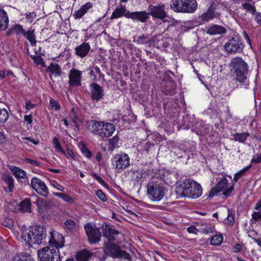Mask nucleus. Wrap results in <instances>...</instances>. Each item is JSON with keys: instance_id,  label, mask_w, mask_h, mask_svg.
I'll list each match as a JSON object with an SVG mask.
<instances>
[{"instance_id": "obj_1", "label": "nucleus", "mask_w": 261, "mask_h": 261, "mask_svg": "<svg viewBox=\"0 0 261 261\" xmlns=\"http://www.w3.org/2000/svg\"><path fill=\"white\" fill-rule=\"evenodd\" d=\"M49 233V245L38 250V256L41 261H61L59 249L64 246V238L53 228Z\"/></svg>"}, {"instance_id": "obj_61", "label": "nucleus", "mask_w": 261, "mask_h": 261, "mask_svg": "<svg viewBox=\"0 0 261 261\" xmlns=\"http://www.w3.org/2000/svg\"><path fill=\"white\" fill-rule=\"evenodd\" d=\"M255 19L257 23L261 27V12H257L255 14Z\"/></svg>"}, {"instance_id": "obj_62", "label": "nucleus", "mask_w": 261, "mask_h": 261, "mask_svg": "<svg viewBox=\"0 0 261 261\" xmlns=\"http://www.w3.org/2000/svg\"><path fill=\"white\" fill-rule=\"evenodd\" d=\"M24 120L27 122L28 123L31 124L33 122V116L32 115H25L24 116Z\"/></svg>"}, {"instance_id": "obj_31", "label": "nucleus", "mask_w": 261, "mask_h": 261, "mask_svg": "<svg viewBox=\"0 0 261 261\" xmlns=\"http://www.w3.org/2000/svg\"><path fill=\"white\" fill-rule=\"evenodd\" d=\"M176 89L175 83L172 81H168L166 82L165 90V91L170 95L175 94Z\"/></svg>"}, {"instance_id": "obj_43", "label": "nucleus", "mask_w": 261, "mask_h": 261, "mask_svg": "<svg viewBox=\"0 0 261 261\" xmlns=\"http://www.w3.org/2000/svg\"><path fill=\"white\" fill-rule=\"evenodd\" d=\"M234 222V212L233 211L231 210H228V214L227 217V222L226 223L232 226L233 225Z\"/></svg>"}, {"instance_id": "obj_9", "label": "nucleus", "mask_w": 261, "mask_h": 261, "mask_svg": "<svg viewBox=\"0 0 261 261\" xmlns=\"http://www.w3.org/2000/svg\"><path fill=\"white\" fill-rule=\"evenodd\" d=\"M225 51L230 54L241 53L243 51L244 45L238 37H232L224 46Z\"/></svg>"}, {"instance_id": "obj_34", "label": "nucleus", "mask_w": 261, "mask_h": 261, "mask_svg": "<svg viewBox=\"0 0 261 261\" xmlns=\"http://www.w3.org/2000/svg\"><path fill=\"white\" fill-rule=\"evenodd\" d=\"M3 179L8 185L9 192H12L14 188V181L13 177L9 174H6L3 176Z\"/></svg>"}, {"instance_id": "obj_48", "label": "nucleus", "mask_w": 261, "mask_h": 261, "mask_svg": "<svg viewBox=\"0 0 261 261\" xmlns=\"http://www.w3.org/2000/svg\"><path fill=\"white\" fill-rule=\"evenodd\" d=\"M30 57L37 65H42V66H45V62H44L43 58L41 56L31 55Z\"/></svg>"}, {"instance_id": "obj_64", "label": "nucleus", "mask_w": 261, "mask_h": 261, "mask_svg": "<svg viewBox=\"0 0 261 261\" xmlns=\"http://www.w3.org/2000/svg\"><path fill=\"white\" fill-rule=\"evenodd\" d=\"M34 107H35V105L32 103L30 101H27L25 103V108L28 110L33 109Z\"/></svg>"}, {"instance_id": "obj_33", "label": "nucleus", "mask_w": 261, "mask_h": 261, "mask_svg": "<svg viewBox=\"0 0 261 261\" xmlns=\"http://www.w3.org/2000/svg\"><path fill=\"white\" fill-rule=\"evenodd\" d=\"M91 253L86 250L79 252L76 256L77 261H87L90 257Z\"/></svg>"}, {"instance_id": "obj_24", "label": "nucleus", "mask_w": 261, "mask_h": 261, "mask_svg": "<svg viewBox=\"0 0 261 261\" xmlns=\"http://www.w3.org/2000/svg\"><path fill=\"white\" fill-rule=\"evenodd\" d=\"M190 192L192 194L191 197H188L189 198L196 199L200 197L202 193V187L200 184L195 181V184H193L192 188L190 189Z\"/></svg>"}, {"instance_id": "obj_58", "label": "nucleus", "mask_w": 261, "mask_h": 261, "mask_svg": "<svg viewBox=\"0 0 261 261\" xmlns=\"http://www.w3.org/2000/svg\"><path fill=\"white\" fill-rule=\"evenodd\" d=\"M24 160L27 163H30L33 166L39 167L41 165V163L37 161L33 160L29 158H25Z\"/></svg>"}, {"instance_id": "obj_39", "label": "nucleus", "mask_w": 261, "mask_h": 261, "mask_svg": "<svg viewBox=\"0 0 261 261\" xmlns=\"http://www.w3.org/2000/svg\"><path fill=\"white\" fill-rule=\"evenodd\" d=\"M90 74L91 76H93L94 77V81H97V80L96 79V73L98 74L99 76H103V74L98 66H93L90 68Z\"/></svg>"}, {"instance_id": "obj_11", "label": "nucleus", "mask_w": 261, "mask_h": 261, "mask_svg": "<svg viewBox=\"0 0 261 261\" xmlns=\"http://www.w3.org/2000/svg\"><path fill=\"white\" fill-rule=\"evenodd\" d=\"M84 228L90 243L94 244L101 240V234L100 228L96 227L95 224H87L85 225Z\"/></svg>"}, {"instance_id": "obj_51", "label": "nucleus", "mask_w": 261, "mask_h": 261, "mask_svg": "<svg viewBox=\"0 0 261 261\" xmlns=\"http://www.w3.org/2000/svg\"><path fill=\"white\" fill-rule=\"evenodd\" d=\"M49 106L51 109L56 111L59 110L61 108L59 103L52 98H50Z\"/></svg>"}, {"instance_id": "obj_45", "label": "nucleus", "mask_w": 261, "mask_h": 261, "mask_svg": "<svg viewBox=\"0 0 261 261\" xmlns=\"http://www.w3.org/2000/svg\"><path fill=\"white\" fill-rule=\"evenodd\" d=\"M119 138L117 136H115L109 140V148L111 149H114L118 147V142Z\"/></svg>"}, {"instance_id": "obj_26", "label": "nucleus", "mask_w": 261, "mask_h": 261, "mask_svg": "<svg viewBox=\"0 0 261 261\" xmlns=\"http://www.w3.org/2000/svg\"><path fill=\"white\" fill-rule=\"evenodd\" d=\"M46 71H50L51 73L55 74L56 76H60L62 74V70L60 66L56 63H51L46 69Z\"/></svg>"}, {"instance_id": "obj_55", "label": "nucleus", "mask_w": 261, "mask_h": 261, "mask_svg": "<svg viewBox=\"0 0 261 261\" xmlns=\"http://www.w3.org/2000/svg\"><path fill=\"white\" fill-rule=\"evenodd\" d=\"M96 194L98 198L101 201L105 202L107 201V198L105 194L101 190H98L96 191Z\"/></svg>"}, {"instance_id": "obj_2", "label": "nucleus", "mask_w": 261, "mask_h": 261, "mask_svg": "<svg viewBox=\"0 0 261 261\" xmlns=\"http://www.w3.org/2000/svg\"><path fill=\"white\" fill-rule=\"evenodd\" d=\"M231 71L235 75L236 80L246 87L249 85L248 74L249 67L241 57L232 58L229 64Z\"/></svg>"}, {"instance_id": "obj_3", "label": "nucleus", "mask_w": 261, "mask_h": 261, "mask_svg": "<svg viewBox=\"0 0 261 261\" xmlns=\"http://www.w3.org/2000/svg\"><path fill=\"white\" fill-rule=\"evenodd\" d=\"M45 228L40 225H37L31 228L28 232H23L21 238L29 246L32 244H41L45 242L46 237Z\"/></svg>"}, {"instance_id": "obj_47", "label": "nucleus", "mask_w": 261, "mask_h": 261, "mask_svg": "<svg viewBox=\"0 0 261 261\" xmlns=\"http://www.w3.org/2000/svg\"><path fill=\"white\" fill-rule=\"evenodd\" d=\"M80 149L82 153L87 158H90L92 156L91 151L86 147L85 144H81Z\"/></svg>"}, {"instance_id": "obj_42", "label": "nucleus", "mask_w": 261, "mask_h": 261, "mask_svg": "<svg viewBox=\"0 0 261 261\" xmlns=\"http://www.w3.org/2000/svg\"><path fill=\"white\" fill-rule=\"evenodd\" d=\"M223 241V237L221 235H215L210 240L211 244L212 245L218 246L220 245Z\"/></svg>"}, {"instance_id": "obj_53", "label": "nucleus", "mask_w": 261, "mask_h": 261, "mask_svg": "<svg viewBox=\"0 0 261 261\" xmlns=\"http://www.w3.org/2000/svg\"><path fill=\"white\" fill-rule=\"evenodd\" d=\"M199 232L202 233L208 234L213 232V229L210 225H206L199 229Z\"/></svg>"}, {"instance_id": "obj_52", "label": "nucleus", "mask_w": 261, "mask_h": 261, "mask_svg": "<svg viewBox=\"0 0 261 261\" xmlns=\"http://www.w3.org/2000/svg\"><path fill=\"white\" fill-rule=\"evenodd\" d=\"M50 183L51 186L53 188H54L55 189H56L58 191L64 192L65 189V188L64 187L60 185L56 180H50Z\"/></svg>"}, {"instance_id": "obj_57", "label": "nucleus", "mask_w": 261, "mask_h": 261, "mask_svg": "<svg viewBox=\"0 0 261 261\" xmlns=\"http://www.w3.org/2000/svg\"><path fill=\"white\" fill-rule=\"evenodd\" d=\"M247 170V168L241 170L234 174L233 180L237 182L238 180L243 175L244 172Z\"/></svg>"}, {"instance_id": "obj_12", "label": "nucleus", "mask_w": 261, "mask_h": 261, "mask_svg": "<svg viewBox=\"0 0 261 261\" xmlns=\"http://www.w3.org/2000/svg\"><path fill=\"white\" fill-rule=\"evenodd\" d=\"M113 165L117 170L122 171L127 168L130 165V159L125 153L117 154L112 159Z\"/></svg>"}, {"instance_id": "obj_21", "label": "nucleus", "mask_w": 261, "mask_h": 261, "mask_svg": "<svg viewBox=\"0 0 261 261\" xmlns=\"http://www.w3.org/2000/svg\"><path fill=\"white\" fill-rule=\"evenodd\" d=\"M93 5L92 3L87 2L85 5H83L80 9L75 11L72 16L76 20L82 18L87 12L91 9Z\"/></svg>"}, {"instance_id": "obj_44", "label": "nucleus", "mask_w": 261, "mask_h": 261, "mask_svg": "<svg viewBox=\"0 0 261 261\" xmlns=\"http://www.w3.org/2000/svg\"><path fill=\"white\" fill-rule=\"evenodd\" d=\"M156 37V42L154 43H156L157 45H158L159 47H162L164 48H166L169 46V42L167 41L166 38H162L161 40L157 39V37Z\"/></svg>"}, {"instance_id": "obj_63", "label": "nucleus", "mask_w": 261, "mask_h": 261, "mask_svg": "<svg viewBox=\"0 0 261 261\" xmlns=\"http://www.w3.org/2000/svg\"><path fill=\"white\" fill-rule=\"evenodd\" d=\"M64 154H65V156L67 158H68L69 156L71 157L72 159H74L75 158V155L73 151L71 149L69 148H67V153L66 154L65 153Z\"/></svg>"}, {"instance_id": "obj_10", "label": "nucleus", "mask_w": 261, "mask_h": 261, "mask_svg": "<svg viewBox=\"0 0 261 261\" xmlns=\"http://www.w3.org/2000/svg\"><path fill=\"white\" fill-rule=\"evenodd\" d=\"M228 180L226 177L222 176V177H219V180L217 185L214 187L210 193V196L213 197L214 195L219 192L225 190L223 194L226 196H228L233 191L234 187L233 185L230 186L228 189Z\"/></svg>"}, {"instance_id": "obj_40", "label": "nucleus", "mask_w": 261, "mask_h": 261, "mask_svg": "<svg viewBox=\"0 0 261 261\" xmlns=\"http://www.w3.org/2000/svg\"><path fill=\"white\" fill-rule=\"evenodd\" d=\"M53 195L58 197L61 198L64 201L72 203L73 202V199L67 194L62 193H53Z\"/></svg>"}, {"instance_id": "obj_23", "label": "nucleus", "mask_w": 261, "mask_h": 261, "mask_svg": "<svg viewBox=\"0 0 261 261\" xmlns=\"http://www.w3.org/2000/svg\"><path fill=\"white\" fill-rule=\"evenodd\" d=\"M9 25V18L6 12L0 9V31L6 30Z\"/></svg>"}, {"instance_id": "obj_27", "label": "nucleus", "mask_w": 261, "mask_h": 261, "mask_svg": "<svg viewBox=\"0 0 261 261\" xmlns=\"http://www.w3.org/2000/svg\"><path fill=\"white\" fill-rule=\"evenodd\" d=\"M9 169L13 173L15 177L17 178L24 179L26 177L25 172L17 167L11 166L9 167Z\"/></svg>"}, {"instance_id": "obj_59", "label": "nucleus", "mask_w": 261, "mask_h": 261, "mask_svg": "<svg viewBox=\"0 0 261 261\" xmlns=\"http://www.w3.org/2000/svg\"><path fill=\"white\" fill-rule=\"evenodd\" d=\"M187 229V231L190 233L197 234V231L199 232V229L197 228L194 225H191Z\"/></svg>"}, {"instance_id": "obj_5", "label": "nucleus", "mask_w": 261, "mask_h": 261, "mask_svg": "<svg viewBox=\"0 0 261 261\" xmlns=\"http://www.w3.org/2000/svg\"><path fill=\"white\" fill-rule=\"evenodd\" d=\"M105 254L112 258H123L130 261L131 257L129 253L122 250L118 244L110 241H105L102 247Z\"/></svg>"}, {"instance_id": "obj_8", "label": "nucleus", "mask_w": 261, "mask_h": 261, "mask_svg": "<svg viewBox=\"0 0 261 261\" xmlns=\"http://www.w3.org/2000/svg\"><path fill=\"white\" fill-rule=\"evenodd\" d=\"M195 181L191 179H184L178 180L175 184V192L179 197H191L190 189Z\"/></svg>"}, {"instance_id": "obj_17", "label": "nucleus", "mask_w": 261, "mask_h": 261, "mask_svg": "<svg viewBox=\"0 0 261 261\" xmlns=\"http://www.w3.org/2000/svg\"><path fill=\"white\" fill-rule=\"evenodd\" d=\"M81 71L71 69L69 74V85L70 87H78L81 85Z\"/></svg>"}, {"instance_id": "obj_35", "label": "nucleus", "mask_w": 261, "mask_h": 261, "mask_svg": "<svg viewBox=\"0 0 261 261\" xmlns=\"http://www.w3.org/2000/svg\"><path fill=\"white\" fill-rule=\"evenodd\" d=\"M233 140L242 143H245L247 138L249 136L248 133H236L233 135Z\"/></svg>"}, {"instance_id": "obj_15", "label": "nucleus", "mask_w": 261, "mask_h": 261, "mask_svg": "<svg viewBox=\"0 0 261 261\" xmlns=\"http://www.w3.org/2000/svg\"><path fill=\"white\" fill-rule=\"evenodd\" d=\"M101 233L107 240L106 241L113 242L116 240L120 232L116 229L114 226H109L106 223H103L100 227Z\"/></svg>"}, {"instance_id": "obj_50", "label": "nucleus", "mask_w": 261, "mask_h": 261, "mask_svg": "<svg viewBox=\"0 0 261 261\" xmlns=\"http://www.w3.org/2000/svg\"><path fill=\"white\" fill-rule=\"evenodd\" d=\"M64 225L66 229L72 230L75 227V223L72 220L67 219L65 221Z\"/></svg>"}, {"instance_id": "obj_22", "label": "nucleus", "mask_w": 261, "mask_h": 261, "mask_svg": "<svg viewBox=\"0 0 261 261\" xmlns=\"http://www.w3.org/2000/svg\"><path fill=\"white\" fill-rule=\"evenodd\" d=\"M226 32V29L219 25L212 24L208 27L206 30V33L210 35H221Z\"/></svg>"}, {"instance_id": "obj_18", "label": "nucleus", "mask_w": 261, "mask_h": 261, "mask_svg": "<svg viewBox=\"0 0 261 261\" xmlns=\"http://www.w3.org/2000/svg\"><path fill=\"white\" fill-rule=\"evenodd\" d=\"M90 49V44L88 42H83L75 48V54L80 58H84L88 55Z\"/></svg>"}, {"instance_id": "obj_30", "label": "nucleus", "mask_w": 261, "mask_h": 261, "mask_svg": "<svg viewBox=\"0 0 261 261\" xmlns=\"http://www.w3.org/2000/svg\"><path fill=\"white\" fill-rule=\"evenodd\" d=\"M23 35L29 40L32 46H35L36 44V36L33 30H29L24 32Z\"/></svg>"}, {"instance_id": "obj_29", "label": "nucleus", "mask_w": 261, "mask_h": 261, "mask_svg": "<svg viewBox=\"0 0 261 261\" xmlns=\"http://www.w3.org/2000/svg\"><path fill=\"white\" fill-rule=\"evenodd\" d=\"M137 42L140 44H151L156 42V37H153L150 38L148 36L143 35L138 37Z\"/></svg>"}, {"instance_id": "obj_32", "label": "nucleus", "mask_w": 261, "mask_h": 261, "mask_svg": "<svg viewBox=\"0 0 261 261\" xmlns=\"http://www.w3.org/2000/svg\"><path fill=\"white\" fill-rule=\"evenodd\" d=\"M216 16L214 10L212 8H209L201 16V19L203 21H207Z\"/></svg>"}, {"instance_id": "obj_49", "label": "nucleus", "mask_w": 261, "mask_h": 261, "mask_svg": "<svg viewBox=\"0 0 261 261\" xmlns=\"http://www.w3.org/2000/svg\"><path fill=\"white\" fill-rule=\"evenodd\" d=\"M255 210L256 211H254L251 215L252 220H253L255 222L261 221V207Z\"/></svg>"}, {"instance_id": "obj_36", "label": "nucleus", "mask_w": 261, "mask_h": 261, "mask_svg": "<svg viewBox=\"0 0 261 261\" xmlns=\"http://www.w3.org/2000/svg\"><path fill=\"white\" fill-rule=\"evenodd\" d=\"M20 209L22 212H30L31 203L29 199H26L19 204Z\"/></svg>"}, {"instance_id": "obj_25", "label": "nucleus", "mask_w": 261, "mask_h": 261, "mask_svg": "<svg viewBox=\"0 0 261 261\" xmlns=\"http://www.w3.org/2000/svg\"><path fill=\"white\" fill-rule=\"evenodd\" d=\"M10 261H34L32 256L27 253L16 254L12 257Z\"/></svg>"}, {"instance_id": "obj_20", "label": "nucleus", "mask_w": 261, "mask_h": 261, "mask_svg": "<svg viewBox=\"0 0 261 261\" xmlns=\"http://www.w3.org/2000/svg\"><path fill=\"white\" fill-rule=\"evenodd\" d=\"M129 12L126 9L125 5L120 4L117 7L115 10L112 13L110 18L111 19H117L122 16L128 18Z\"/></svg>"}, {"instance_id": "obj_4", "label": "nucleus", "mask_w": 261, "mask_h": 261, "mask_svg": "<svg viewBox=\"0 0 261 261\" xmlns=\"http://www.w3.org/2000/svg\"><path fill=\"white\" fill-rule=\"evenodd\" d=\"M88 129L93 135L103 139L113 135L115 126L111 123L91 120L88 122Z\"/></svg>"}, {"instance_id": "obj_46", "label": "nucleus", "mask_w": 261, "mask_h": 261, "mask_svg": "<svg viewBox=\"0 0 261 261\" xmlns=\"http://www.w3.org/2000/svg\"><path fill=\"white\" fill-rule=\"evenodd\" d=\"M54 147L57 152H60L64 154L65 151L63 150L57 138L55 137L53 140Z\"/></svg>"}, {"instance_id": "obj_16", "label": "nucleus", "mask_w": 261, "mask_h": 261, "mask_svg": "<svg viewBox=\"0 0 261 261\" xmlns=\"http://www.w3.org/2000/svg\"><path fill=\"white\" fill-rule=\"evenodd\" d=\"M90 95L93 101L98 102L104 95L103 88L96 83H92L89 86Z\"/></svg>"}, {"instance_id": "obj_6", "label": "nucleus", "mask_w": 261, "mask_h": 261, "mask_svg": "<svg viewBox=\"0 0 261 261\" xmlns=\"http://www.w3.org/2000/svg\"><path fill=\"white\" fill-rule=\"evenodd\" d=\"M171 8L175 11L182 13H193L197 8L196 0H172Z\"/></svg>"}, {"instance_id": "obj_41", "label": "nucleus", "mask_w": 261, "mask_h": 261, "mask_svg": "<svg viewBox=\"0 0 261 261\" xmlns=\"http://www.w3.org/2000/svg\"><path fill=\"white\" fill-rule=\"evenodd\" d=\"M143 174L144 173L142 172V170H134L132 171V179L137 181H139L143 178Z\"/></svg>"}, {"instance_id": "obj_13", "label": "nucleus", "mask_w": 261, "mask_h": 261, "mask_svg": "<svg viewBox=\"0 0 261 261\" xmlns=\"http://www.w3.org/2000/svg\"><path fill=\"white\" fill-rule=\"evenodd\" d=\"M148 13L152 18L164 19L167 17V13L166 12V7L163 4H160L158 5H150L148 7Z\"/></svg>"}, {"instance_id": "obj_60", "label": "nucleus", "mask_w": 261, "mask_h": 261, "mask_svg": "<svg viewBox=\"0 0 261 261\" xmlns=\"http://www.w3.org/2000/svg\"><path fill=\"white\" fill-rule=\"evenodd\" d=\"M22 140H26L30 141L31 143H33L35 145H37L39 144V141L38 140H36L34 138H32L29 137H22Z\"/></svg>"}, {"instance_id": "obj_7", "label": "nucleus", "mask_w": 261, "mask_h": 261, "mask_svg": "<svg viewBox=\"0 0 261 261\" xmlns=\"http://www.w3.org/2000/svg\"><path fill=\"white\" fill-rule=\"evenodd\" d=\"M165 188L160 184L155 182H149L147 186V195L152 201H161L165 196Z\"/></svg>"}, {"instance_id": "obj_37", "label": "nucleus", "mask_w": 261, "mask_h": 261, "mask_svg": "<svg viewBox=\"0 0 261 261\" xmlns=\"http://www.w3.org/2000/svg\"><path fill=\"white\" fill-rule=\"evenodd\" d=\"M69 117L70 119H71L72 122L74 123V126L77 128V129H79L80 125L77 122L79 120V118L75 114L74 108L72 109V110L70 112Z\"/></svg>"}, {"instance_id": "obj_28", "label": "nucleus", "mask_w": 261, "mask_h": 261, "mask_svg": "<svg viewBox=\"0 0 261 261\" xmlns=\"http://www.w3.org/2000/svg\"><path fill=\"white\" fill-rule=\"evenodd\" d=\"M24 32V30L23 29L22 27L18 24H15L12 25L10 29L7 32L8 36L11 35V34H15L16 35H20Z\"/></svg>"}, {"instance_id": "obj_56", "label": "nucleus", "mask_w": 261, "mask_h": 261, "mask_svg": "<svg viewBox=\"0 0 261 261\" xmlns=\"http://www.w3.org/2000/svg\"><path fill=\"white\" fill-rule=\"evenodd\" d=\"M2 225L9 228H11L13 226V221L11 219H5L3 220Z\"/></svg>"}, {"instance_id": "obj_38", "label": "nucleus", "mask_w": 261, "mask_h": 261, "mask_svg": "<svg viewBox=\"0 0 261 261\" xmlns=\"http://www.w3.org/2000/svg\"><path fill=\"white\" fill-rule=\"evenodd\" d=\"M9 117L8 112L4 108H0V123L6 122Z\"/></svg>"}, {"instance_id": "obj_14", "label": "nucleus", "mask_w": 261, "mask_h": 261, "mask_svg": "<svg viewBox=\"0 0 261 261\" xmlns=\"http://www.w3.org/2000/svg\"><path fill=\"white\" fill-rule=\"evenodd\" d=\"M31 185L39 195L46 197L49 194V190L44 181L40 179L33 177L31 180Z\"/></svg>"}, {"instance_id": "obj_54", "label": "nucleus", "mask_w": 261, "mask_h": 261, "mask_svg": "<svg viewBox=\"0 0 261 261\" xmlns=\"http://www.w3.org/2000/svg\"><path fill=\"white\" fill-rule=\"evenodd\" d=\"M243 8L244 9L248 10L252 13H254L256 11L255 8L252 6L251 4L248 3L244 4L243 5Z\"/></svg>"}, {"instance_id": "obj_19", "label": "nucleus", "mask_w": 261, "mask_h": 261, "mask_svg": "<svg viewBox=\"0 0 261 261\" xmlns=\"http://www.w3.org/2000/svg\"><path fill=\"white\" fill-rule=\"evenodd\" d=\"M128 18L134 21L145 22L149 19V14L146 11L129 12Z\"/></svg>"}]
</instances>
